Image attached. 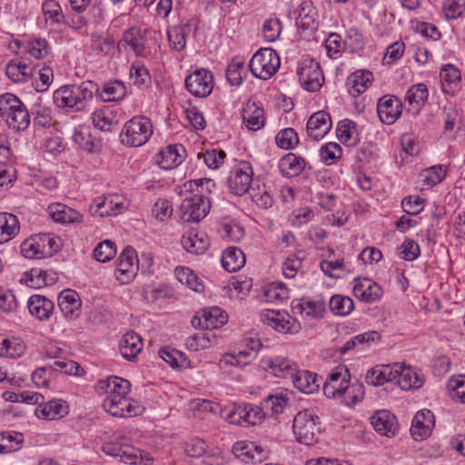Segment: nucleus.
Wrapping results in <instances>:
<instances>
[{
	"instance_id": "nucleus-1",
	"label": "nucleus",
	"mask_w": 465,
	"mask_h": 465,
	"mask_svg": "<svg viewBox=\"0 0 465 465\" xmlns=\"http://www.w3.org/2000/svg\"><path fill=\"white\" fill-rule=\"evenodd\" d=\"M98 92V85L93 81H84L81 84L64 85L57 89L53 95L54 103L60 108H68L74 112L84 111L87 103Z\"/></svg>"
},
{
	"instance_id": "nucleus-2",
	"label": "nucleus",
	"mask_w": 465,
	"mask_h": 465,
	"mask_svg": "<svg viewBox=\"0 0 465 465\" xmlns=\"http://www.w3.org/2000/svg\"><path fill=\"white\" fill-rule=\"evenodd\" d=\"M2 118L9 128L25 130L30 124V115L25 104L12 94H2Z\"/></svg>"
},
{
	"instance_id": "nucleus-3",
	"label": "nucleus",
	"mask_w": 465,
	"mask_h": 465,
	"mask_svg": "<svg viewBox=\"0 0 465 465\" xmlns=\"http://www.w3.org/2000/svg\"><path fill=\"white\" fill-rule=\"evenodd\" d=\"M153 134V124L145 116H134L125 123L121 134L124 144L139 147L144 144Z\"/></svg>"
},
{
	"instance_id": "nucleus-4",
	"label": "nucleus",
	"mask_w": 465,
	"mask_h": 465,
	"mask_svg": "<svg viewBox=\"0 0 465 465\" xmlns=\"http://www.w3.org/2000/svg\"><path fill=\"white\" fill-rule=\"evenodd\" d=\"M292 429L299 442L312 445L321 431L319 417L309 409L301 411L294 417Z\"/></svg>"
},
{
	"instance_id": "nucleus-5",
	"label": "nucleus",
	"mask_w": 465,
	"mask_h": 465,
	"mask_svg": "<svg viewBox=\"0 0 465 465\" xmlns=\"http://www.w3.org/2000/svg\"><path fill=\"white\" fill-rule=\"evenodd\" d=\"M249 67L255 77L267 80L278 71L280 57L272 48H261L252 55Z\"/></svg>"
},
{
	"instance_id": "nucleus-6",
	"label": "nucleus",
	"mask_w": 465,
	"mask_h": 465,
	"mask_svg": "<svg viewBox=\"0 0 465 465\" xmlns=\"http://www.w3.org/2000/svg\"><path fill=\"white\" fill-rule=\"evenodd\" d=\"M210 208V200L202 192L185 197L180 206L182 218L186 222H199L207 215Z\"/></svg>"
},
{
	"instance_id": "nucleus-7",
	"label": "nucleus",
	"mask_w": 465,
	"mask_h": 465,
	"mask_svg": "<svg viewBox=\"0 0 465 465\" xmlns=\"http://www.w3.org/2000/svg\"><path fill=\"white\" fill-rule=\"evenodd\" d=\"M228 321V315L219 307H211L198 312L192 319L194 328L213 330L223 326Z\"/></svg>"
},
{
	"instance_id": "nucleus-8",
	"label": "nucleus",
	"mask_w": 465,
	"mask_h": 465,
	"mask_svg": "<svg viewBox=\"0 0 465 465\" xmlns=\"http://www.w3.org/2000/svg\"><path fill=\"white\" fill-rule=\"evenodd\" d=\"M262 321L282 333L294 334L301 330L300 322L290 315H282L279 311L266 310L261 313Z\"/></svg>"
},
{
	"instance_id": "nucleus-9",
	"label": "nucleus",
	"mask_w": 465,
	"mask_h": 465,
	"mask_svg": "<svg viewBox=\"0 0 465 465\" xmlns=\"http://www.w3.org/2000/svg\"><path fill=\"white\" fill-rule=\"evenodd\" d=\"M213 74L205 69H196L185 79L186 89L196 97L208 96L213 88Z\"/></svg>"
},
{
	"instance_id": "nucleus-10",
	"label": "nucleus",
	"mask_w": 465,
	"mask_h": 465,
	"mask_svg": "<svg viewBox=\"0 0 465 465\" xmlns=\"http://www.w3.org/2000/svg\"><path fill=\"white\" fill-rule=\"evenodd\" d=\"M104 409L115 417H133L139 412L140 407L126 395L106 396L103 402Z\"/></svg>"
},
{
	"instance_id": "nucleus-11",
	"label": "nucleus",
	"mask_w": 465,
	"mask_h": 465,
	"mask_svg": "<svg viewBox=\"0 0 465 465\" xmlns=\"http://www.w3.org/2000/svg\"><path fill=\"white\" fill-rule=\"evenodd\" d=\"M105 454L120 459V461L130 465H141L143 461V451L129 445L107 442L104 444Z\"/></svg>"
},
{
	"instance_id": "nucleus-12",
	"label": "nucleus",
	"mask_w": 465,
	"mask_h": 465,
	"mask_svg": "<svg viewBox=\"0 0 465 465\" xmlns=\"http://www.w3.org/2000/svg\"><path fill=\"white\" fill-rule=\"evenodd\" d=\"M401 102L394 95H384L379 99L377 104V113L380 120L386 124H391L401 114Z\"/></svg>"
},
{
	"instance_id": "nucleus-13",
	"label": "nucleus",
	"mask_w": 465,
	"mask_h": 465,
	"mask_svg": "<svg viewBox=\"0 0 465 465\" xmlns=\"http://www.w3.org/2000/svg\"><path fill=\"white\" fill-rule=\"evenodd\" d=\"M138 262L135 251L126 247L117 259L116 278L122 283L128 282L135 273V263Z\"/></svg>"
},
{
	"instance_id": "nucleus-14",
	"label": "nucleus",
	"mask_w": 465,
	"mask_h": 465,
	"mask_svg": "<svg viewBox=\"0 0 465 465\" xmlns=\"http://www.w3.org/2000/svg\"><path fill=\"white\" fill-rule=\"evenodd\" d=\"M331 128V116L324 111H318L312 114L306 125L308 136L315 141L322 139Z\"/></svg>"
},
{
	"instance_id": "nucleus-15",
	"label": "nucleus",
	"mask_w": 465,
	"mask_h": 465,
	"mask_svg": "<svg viewBox=\"0 0 465 465\" xmlns=\"http://www.w3.org/2000/svg\"><path fill=\"white\" fill-rule=\"evenodd\" d=\"M398 371H401V365L398 363L376 366L367 372L365 380L368 384L381 386L397 380Z\"/></svg>"
},
{
	"instance_id": "nucleus-16",
	"label": "nucleus",
	"mask_w": 465,
	"mask_h": 465,
	"mask_svg": "<svg viewBox=\"0 0 465 465\" xmlns=\"http://www.w3.org/2000/svg\"><path fill=\"white\" fill-rule=\"evenodd\" d=\"M300 82L309 92L319 90L324 81L320 64L311 62L310 65L302 67L299 71Z\"/></svg>"
},
{
	"instance_id": "nucleus-17",
	"label": "nucleus",
	"mask_w": 465,
	"mask_h": 465,
	"mask_svg": "<svg viewBox=\"0 0 465 465\" xmlns=\"http://www.w3.org/2000/svg\"><path fill=\"white\" fill-rule=\"evenodd\" d=\"M371 424L381 435L393 436L398 429L396 417L389 411L381 410L371 416Z\"/></svg>"
},
{
	"instance_id": "nucleus-18",
	"label": "nucleus",
	"mask_w": 465,
	"mask_h": 465,
	"mask_svg": "<svg viewBox=\"0 0 465 465\" xmlns=\"http://www.w3.org/2000/svg\"><path fill=\"white\" fill-rule=\"evenodd\" d=\"M69 406L63 400H50L46 403L43 401L35 409V415L44 420H57L68 414Z\"/></svg>"
},
{
	"instance_id": "nucleus-19",
	"label": "nucleus",
	"mask_w": 465,
	"mask_h": 465,
	"mask_svg": "<svg viewBox=\"0 0 465 465\" xmlns=\"http://www.w3.org/2000/svg\"><path fill=\"white\" fill-rule=\"evenodd\" d=\"M144 42L145 38L142 31L137 27H132L124 32L119 45L124 47L128 45L137 56L145 57L150 52Z\"/></svg>"
},
{
	"instance_id": "nucleus-20",
	"label": "nucleus",
	"mask_w": 465,
	"mask_h": 465,
	"mask_svg": "<svg viewBox=\"0 0 465 465\" xmlns=\"http://www.w3.org/2000/svg\"><path fill=\"white\" fill-rule=\"evenodd\" d=\"M81 305L82 302L76 292L68 289L59 294L58 306L66 318H77L80 314Z\"/></svg>"
},
{
	"instance_id": "nucleus-21",
	"label": "nucleus",
	"mask_w": 465,
	"mask_h": 465,
	"mask_svg": "<svg viewBox=\"0 0 465 465\" xmlns=\"http://www.w3.org/2000/svg\"><path fill=\"white\" fill-rule=\"evenodd\" d=\"M184 153L185 149L183 145H168L159 153L157 163L161 168L170 170L183 163Z\"/></svg>"
},
{
	"instance_id": "nucleus-22",
	"label": "nucleus",
	"mask_w": 465,
	"mask_h": 465,
	"mask_svg": "<svg viewBox=\"0 0 465 465\" xmlns=\"http://www.w3.org/2000/svg\"><path fill=\"white\" fill-rule=\"evenodd\" d=\"M242 121L246 127L252 131L260 130L264 126L265 118L263 108L255 102H248L242 112Z\"/></svg>"
},
{
	"instance_id": "nucleus-23",
	"label": "nucleus",
	"mask_w": 465,
	"mask_h": 465,
	"mask_svg": "<svg viewBox=\"0 0 465 465\" xmlns=\"http://www.w3.org/2000/svg\"><path fill=\"white\" fill-rule=\"evenodd\" d=\"M353 293L361 301L371 302L381 297L382 289L376 282L364 278L356 282L353 287Z\"/></svg>"
},
{
	"instance_id": "nucleus-24",
	"label": "nucleus",
	"mask_w": 465,
	"mask_h": 465,
	"mask_svg": "<svg viewBox=\"0 0 465 465\" xmlns=\"http://www.w3.org/2000/svg\"><path fill=\"white\" fill-rule=\"evenodd\" d=\"M56 281V272L34 268L26 272L20 282H25L31 288H41L43 286L52 285L55 283Z\"/></svg>"
},
{
	"instance_id": "nucleus-25",
	"label": "nucleus",
	"mask_w": 465,
	"mask_h": 465,
	"mask_svg": "<svg viewBox=\"0 0 465 465\" xmlns=\"http://www.w3.org/2000/svg\"><path fill=\"white\" fill-rule=\"evenodd\" d=\"M143 349L142 338L136 332L130 331L126 332L120 341L119 350L122 356L127 360H132Z\"/></svg>"
},
{
	"instance_id": "nucleus-26",
	"label": "nucleus",
	"mask_w": 465,
	"mask_h": 465,
	"mask_svg": "<svg viewBox=\"0 0 465 465\" xmlns=\"http://www.w3.org/2000/svg\"><path fill=\"white\" fill-rule=\"evenodd\" d=\"M130 382L119 377H111L106 381H100L97 390L103 391L106 396H124L130 391Z\"/></svg>"
},
{
	"instance_id": "nucleus-27",
	"label": "nucleus",
	"mask_w": 465,
	"mask_h": 465,
	"mask_svg": "<svg viewBox=\"0 0 465 465\" xmlns=\"http://www.w3.org/2000/svg\"><path fill=\"white\" fill-rule=\"evenodd\" d=\"M29 312L39 320H46L50 317L53 310V302L42 295H33L28 301Z\"/></svg>"
},
{
	"instance_id": "nucleus-28",
	"label": "nucleus",
	"mask_w": 465,
	"mask_h": 465,
	"mask_svg": "<svg viewBox=\"0 0 465 465\" xmlns=\"http://www.w3.org/2000/svg\"><path fill=\"white\" fill-rule=\"evenodd\" d=\"M292 380L296 389L307 394L313 393L320 386L317 375L309 371H295Z\"/></svg>"
},
{
	"instance_id": "nucleus-29",
	"label": "nucleus",
	"mask_w": 465,
	"mask_h": 465,
	"mask_svg": "<svg viewBox=\"0 0 465 465\" xmlns=\"http://www.w3.org/2000/svg\"><path fill=\"white\" fill-rule=\"evenodd\" d=\"M252 174V172L249 173L241 169L232 173L228 180L231 193L237 196L246 193L251 188Z\"/></svg>"
},
{
	"instance_id": "nucleus-30",
	"label": "nucleus",
	"mask_w": 465,
	"mask_h": 465,
	"mask_svg": "<svg viewBox=\"0 0 465 465\" xmlns=\"http://www.w3.org/2000/svg\"><path fill=\"white\" fill-rule=\"evenodd\" d=\"M223 267L229 272H235L245 264L243 252L236 247H228L222 256Z\"/></svg>"
},
{
	"instance_id": "nucleus-31",
	"label": "nucleus",
	"mask_w": 465,
	"mask_h": 465,
	"mask_svg": "<svg viewBox=\"0 0 465 465\" xmlns=\"http://www.w3.org/2000/svg\"><path fill=\"white\" fill-rule=\"evenodd\" d=\"M266 369L277 377L292 378L296 371V365L285 358H274L265 361Z\"/></svg>"
},
{
	"instance_id": "nucleus-32",
	"label": "nucleus",
	"mask_w": 465,
	"mask_h": 465,
	"mask_svg": "<svg viewBox=\"0 0 465 465\" xmlns=\"http://www.w3.org/2000/svg\"><path fill=\"white\" fill-rule=\"evenodd\" d=\"M429 92L424 84H413L406 93L405 100L411 106L414 114H418L428 99Z\"/></svg>"
},
{
	"instance_id": "nucleus-33",
	"label": "nucleus",
	"mask_w": 465,
	"mask_h": 465,
	"mask_svg": "<svg viewBox=\"0 0 465 465\" xmlns=\"http://www.w3.org/2000/svg\"><path fill=\"white\" fill-rule=\"evenodd\" d=\"M181 242L183 247L191 253L200 254L204 252L208 246V239L197 232H190L183 235Z\"/></svg>"
},
{
	"instance_id": "nucleus-34",
	"label": "nucleus",
	"mask_w": 465,
	"mask_h": 465,
	"mask_svg": "<svg viewBox=\"0 0 465 465\" xmlns=\"http://www.w3.org/2000/svg\"><path fill=\"white\" fill-rule=\"evenodd\" d=\"M279 166L283 176L294 177L304 169L305 161L302 157L289 153L281 160Z\"/></svg>"
},
{
	"instance_id": "nucleus-35",
	"label": "nucleus",
	"mask_w": 465,
	"mask_h": 465,
	"mask_svg": "<svg viewBox=\"0 0 465 465\" xmlns=\"http://www.w3.org/2000/svg\"><path fill=\"white\" fill-rule=\"evenodd\" d=\"M440 81L446 93H454L460 81V73L452 64H446L440 72Z\"/></svg>"
},
{
	"instance_id": "nucleus-36",
	"label": "nucleus",
	"mask_w": 465,
	"mask_h": 465,
	"mask_svg": "<svg viewBox=\"0 0 465 465\" xmlns=\"http://www.w3.org/2000/svg\"><path fill=\"white\" fill-rule=\"evenodd\" d=\"M114 199L117 200V194L96 198L89 207L90 213L98 217L114 215L113 200Z\"/></svg>"
},
{
	"instance_id": "nucleus-37",
	"label": "nucleus",
	"mask_w": 465,
	"mask_h": 465,
	"mask_svg": "<svg viewBox=\"0 0 465 465\" xmlns=\"http://www.w3.org/2000/svg\"><path fill=\"white\" fill-rule=\"evenodd\" d=\"M74 143L83 150L92 153L97 150L98 143L93 138L88 127L79 126L74 133Z\"/></svg>"
},
{
	"instance_id": "nucleus-38",
	"label": "nucleus",
	"mask_w": 465,
	"mask_h": 465,
	"mask_svg": "<svg viewBox=\"0 0 465 465\" xmlns=\"http://www.w3.org/2000/svg\"><path fill=\"white\" fill-rule=\"evenodd\" d=\"M399 376L397 377V383L403 390H410L412 388H420L422 386V380L411 368H403L401 366V371H398Z\"/></svg>"
},
{
	"instance_id": "nucleus-39",
	"label": "nucleus",
	"mask_w": 465,
	"mask_h": 465,
	"mask_svg": "<svg viewBox=\"0 0 465 465\" xmlns=\"http://www.w3.org/2000/svg\"><path fill=\"white\" fill-rule=\"evenodd\" d=\"M330 310L336 315H348L354 308L353 301L347 296L333 295L329 302Z\"/></svg>"
},
{
	"instance_id": "nucleus-40",
	"label": "nucleus",
	"mask_w": 465,
	"mask_h": 465,
	"mask_svg": "<svg viewBox=\"0 0 465 465\" xmlns=\"http://www.w3.org/2000/svg\"><path fill=\"white\" fill-rule=\"evenodd\" d=\"M50 215L54 221L61 223H70L79 220L78 213L59 203L51 207Z\"/></svg>"
},
{
	"instance_id": "nucleus-41",
	"label": "nucleus",
	"mask_w": 465,
	"mask_h": 465,
	"mask_svg": "<svg viewBox=\"0 0 465 465\" xmlns=\"http://www.w3.org/2000/svg\"><path fill=\"white\" fill-rule=\"evenodd\" d=\"M357 124L351 121L345 119L339 122L338 132L339 137L343 143H347L351 145L355 144L358 141V131Z\"/></svg>"
},
{
	"instance_id": "nucleus-42",
	"label": "nucleus",
	"mask_w": 465,
	"mask_h": 465,
	"mask_svg": "<svg viewBox=\"0 0 465 465\" xmlns=\"http://www.w3.org/2000/svg\"><path fill=\"white\" fill-rule=\"evenodd\" d=\"M293 313L305 314L312 318L322 317V306L314 302L293 301L292 302Z\"/></svg>"
},
{
	"instance_id": "nucleus-43",
	"label": "nucleus",
	"mask_w": 465,
	"mask_h": 465,
	"mask_svg": "<svg viewBox=\"0 0 465 465\" xmlns=\"http://www.w3.org/2000/svg\"><path fill=\"white\" fill-rule=\"evenodd\" d=\"M175 276L180 282L186 284L190 289L197 292L203 291V285L199 282L198 277L189 268H176Z\"/></svg>"
},
{
	"instance_id": "nucleus-44",
	"label": "nucleus",
	"mask_w": 465,
	"mask_h": 465,
	"mask_svg": "<svg viewBox=\"0 0 465 465\" xmlns=\"http://www.w3.org/2000/svg\"><path fill=\"white\" fill-rule=\"evenodd\" d=\"M380 338H381L380 333L377 331H374L358 334V335L354 336L353 338L350 339L349 341H347L343 344V346H341L339 349V351L341 354H345L349 351L356 348L357 346H359L361 344L368 343L370 341H378Z\"/></svg>"
},
{
	"instance_id": "nucleus-45",
	"label": "nucleus",
	"mask_w": 465,
	"mask_h": 465,
	"mask_svg": "<svg viewBox=\"0 0 465 465\" xmlns=\"http://www.w3.org/2000/svg\"><path fill=\"white\" fill-rule=\"evenodd\" d=\"M159 356L172 368H185L188 365L183 353L174 349L163 348L159 351Z\"/></svg>"
},
{
	"instance_id": "nucleus-46",
	"label": "nucleus",
	"mask_w": 465,
	"mask_h": 465,
	"mask_svg": "<svg viewBox=\"0 0 465 465\" xmlns=\"http://www.w3.org/2000/svg\"><path fill=\"white\" fill-rule=\"evenodd\" d=\"M264 296L267 302H283L289 299V290L282 282H274L264 290Z\"/></svg>"
},
{
	"instance_id": "nucleus-47",
	"label": "nucleus",
	"mask_w": 465,
	"mask_h": 465,
	"mask_svg": "<svg viewBox=\"0 0 465 465\" xmlns=\"http://www.w3.org/2000/svg\"><path fill=\"white\" fill-rule=\"evenodd\" d=\"M25 351V345L19 338L5 339L2 341V356L11 359L20 357Z\"/></svg>"
},
{
	"instance_id": "nucleus-48",
	"label": "nucleus",
	"mask_w": 465,
	"mask_h": 465,
	"mask_svg": "<svg viewBox=\"0 0 465 465\" xmlns=\"http://www.w3.org/2000/svg\"><path fill=\"white\" fill-rule=\"evenodd\" d=\"M116 254V247L114 242L105 240L100 242L94 250V258L101 262H106Z\"/></svg>"
},
{
	"instance_id": "nucleus-49",
	"label": "nucleus",
	"mask_w": 465,
	"mask_h": 465,
	"mask_svg": "<svg viewBox=\"0 0 465 465\" xmlns=\"http://www.w3.org/2000/svg\"><path fill=\"white\" fill-rule=\"evenodd\" d=\"M4 223L2 224V236L6 235L5 242H8L18 234L20 223L17 217L9 213H2Z\"/></svg>"
},
{
	"instance_id": "nucleus-50",
	"label": "nucleus",
	"mask_w": 465,
	"mask_h": 465,
	"mask_svg": "<svg viewBox=\"0 0 465 465\" xmlns=\"http://www.w3.org/2000/svg\"><path fill=\"white\" fill-rule=\"evenodd\" d=\"M24 441V436L19 432H2V453L18 450Z\"/></svg>"
},
{
	"instance_id": "nucleus-51",
	"label": "nucleus",
	"mask_w": 465,
	"mask_h": 465,
	"mask_svg": "<svg viewBox=\"0 0 465 465\" xmlns=\"http://www.w3.org/2000/svg\"><path fill=\"white\" fill-rule=\"evenodd\" d=\"M38 241L42 252H45V256H52L54 252H58L60 248V240L49 233H40L35 235Z\"/></svg>"
},
{
	"instance_id": "nucleus-52",
	"label": "nucleus",
	"mask_w": 465,
	"mask_h": 465,
	"mask_svg": "<svg viewBox=\"0 0 465 465\" xmlns=\"http://www.w3.org/2000/svg\"><path fill=\"white\" fill-rule=\"evenodd\" d=\"M93 123L95 127L104 132H110L117 122L114 121L108 110H96L93 113Z\"/></svg>"
},
{
	"instance_id": "nucleus-53",
	"label": "nucleus",
	"mask_w": 465,
	"mask_h": 465,
	"mask_svg": "<svg viewBox=\"0 0 465 465\" xmlns=\"http://www.w3.org/2000/svg\"><path fill=\"white\" fill-rule=\"evenodd\" d=\"M21 252L28 259H40L45 257V252H42V248L36 240L35 235L29 237L22 242Z\"/></svg>"
},
{
	"instance_id": "nucleus-54",
	"label": "nucleus",
	"mask_w": 465,
	"mask_h": 465,
	"mask_svg": "<svg viewBox=\"0 0 465 465\" xmlns=\"http://www.w3.org/2000/svg\"><path fill=\"white\" fill-rule=\"evenodd\" d=\"M29 66L25 64L9 62L5 68V74L11 81L17 83L32 74L31 72H27Z\"/></svg>"
},
{
	"instance_id": "nucleus-55",
	"label": "nucleus",
	"mask_w": 465,
	"mask_h": 465,
	"mask_svg": "<svg viewBox=\"0 0 465 465\" xmlns=\"http://www.w3.org/2000/svg\"><path fill=\"white\" fill-rule=\"evenodd\" d=\"M275 141L279 147L288 150L298 143L299 138L294 129L285 128L276 134Z\"/></svg>"
},
{
	"instance_id": "nucleus-56",
	"label": "nucleus",
	"mask_w": 465,
	"mask_h": 465,
	"mask_svg": "<svg viewBox=\"0 0 465 465\" xmlns=\"http://www.w3.org/2000/svg\"><path fill=\"white\" fill-rule=\"evenodd\" d=\"M371 80L372 74L369 71H356L350 76V81L352 84V88L359 94L366 91Z\"/></svg>"
},
{
	"instance_id": "nucleus-57",
	"label": "nucleus",
	"mask_w": 465,
	"mask_h": 465,
	"mask_svg": "<svg viewBox=\"0 0 465 465\" xmlns=\"http://www.w3.org/2000/svg\"><path fill=\"white\" fill-rule=\"evenodd\" d=\"M102 98L104 101H115L122 98L125 94V87L120 81L107 83L103 87Z\"/></svg>"
},
{
	"instance_id": "nucleus-58",
	"label": "nucleus",
	"mask_w": 465,
	"mask_h": 465,
	"mask_svg": "<svg viewBox=\"0 0 465 465\" xmlns=\"http://www.w3.org/2000/svg\"><path fill=\"white\" fill-rule=\"evenodd\" d=\"M304 257V252L301 251L297 254H292L286 259L282 266V272L286 278L291 279L296 275Z\"/></svg>"
},
{
	"instance_id": "nucleus-59",
	"label": "nucleus",
	"mask_w": 465,
	"mask_h": 465,
	"mask_svg": "<svg viewBox=\"0 0 465 465\" xmlns=\"http://www.w3.org/2000/svg\"><path fill=\"white\" fill-rule=\"evenodd\" d=\"M50 369L76 376H81L84 373V369L77 362L71 360L55 361L50 365Z\"/></svg>"
},
{
	"instance_id": "nucleus-60",
	"label": "nucleus",
	"mask_w": 465,
	"mask_h": 465,
	"mask_svg": "<svg viewBox=\"0 0 465 465\" xmlns=\"http://www.w3.org/2000/svg\"><path fill=\"white\" fill-rule=\"evenodd\" d=\"M446 175L441 165H434L426 169L422 174V181L428 186H434L440 183Z\"/></svg>"
},
{
	"instance_id": "nucleus-61",
	"label": "nucleus",
	"mask_w": 465,
	"mask_h": 465,
	"mask_svg": "<svg viewBox=\"0 0 465 465\" xmlns=\"http://www.w3.org/2000/svg\"><path fill=\"white\" fill-rule=\"evenodd\" d=\"M244 62L239 58H234L227 66L226 77L232 85H240L242 82L241 71L243 70Z\"/></svg>"
},
{
	"instance_id": "nucleus-62",
	"label": "nucleus",
	"mask_w": 465,
	"mask_h": 465,
	"mask_svg": "<svg viewBox=\"0 0 465 465\" xmlns=\"http://www.w3.org/2000/svg\"><path fill=\"white\" fill-rule=\"evenodd\" d=\"M130 78L134 84L142 86L148 84L151 81L149 71L140 63H135L130 69Z\"/></svg>"
},
{
	"instance_id": "nucleus-63",
	"label": "nucleus",
	"mask_w": 465,
	"mask_h": 465,
	"mask_svg": "<svg viewBox=\"0 0 465 465\" xmlns=\"http://www.w3.org/2000/svg\"><path fill=\"white\" fill-rule=\"evenodd\" d=\"M322 160L327 164L332 163L341 156V147L336 143H329L320 151Z\"/></svg>"
},
{
	"instance_id": "nucleus-64",
	"label": "nucleus",
	"mask_w": 465,
	"mask_h": 465,
	"mask_svg": "<svg viewBox=\"0 0 465 465\" xmlns=\"http://www.w3.org/2000/svg\"><path fill=\"white\" fill-rule=\"evenodd\" d=\"M253 443H245L243 441L236 442L232 447V452L236 458L242 461L248 462L249 460H255V455L252 452Z\"/></svg>"
}]
</instances>
